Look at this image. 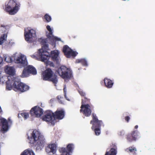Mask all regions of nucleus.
<instances>
[{
    "label": "nucleus",
    "mask_w": 155,
    "mask_h": 155,
    "mask_svg": "<svg viewBox=\"0 0 155 155\" xmlns=\"http://www.w3.org/2000/svg\"><path fill=\"white\" fill-rule=\"evenodd\" d=\"M29 143L33 144L36 151L41 150L46 143L44 136L36 130H34L31 134V136L28 137Z\"/></svg>",
    "instance_id": "obj_1"
},
{
    "label": "nucleus",
    "mask_w": 155,
    "mask_h": 155,
    "mask_svg": "<svg viewBox=\"0 0 155 155\" xmlns=\"http://www.w3.org/2000/svg\"><path fill=\"white\" fill-rule=\"evenodd\" d=\"M39 41L42 45V48L39 50L38 56L39 58H41L42 61H47L49 57V53L47 51L48 49V45L47 43V40L46 39H43L41 38L39 39Z\"/></svg>",
    "instance_id": "obj_2"
},
{
    "label": "nucleus",
    "mask_w": 155,
    "mask_h": 155,
    "mask_svg": "<svg viewBox=\"0 0 155 155\" xmlns=\"http://www.w3.org/2000/svg\"><path fill=\"white\" fill-rule=\"evenodd\" d=\"M41 77L44 81L51 82L55 86L58 82L57 75L49 68H47L43 72Z\"/></svg>",
    "instance_id": "obj_3"
},
{
    "label": "nucleus",
    "mask_w": 155,
    "mask_h": 155,
    "mask_svg": "<svg viewBox=\"0 0 155 155\" xmlns=\"http://www.w3.org/2000/svg\"><path fill=\"white\" fill-rule=\"evenodd\" d=\"M20 4L17 1L10 0L7 3H5V11L10 15H14L19 9Z\"/></svg>",
    "instance_id": "obj_4"
},
{
    "label": "nucleus",
    "mask_w": 155,
    "mask_h": 155,
    "mask_svg": "<svg viewBox=\"0 0 155 155\" xmlns=\"http://www.w3.org/2000/svg\"><path fill=\"white\" fill-rule=\"evenodd\" d=\"M92 119L90 122L92 125L91 129L94 130L96 135H99L101 133V127L102 125L104 126L102 120H98L95 114L92 113Z\"/></svg>",
    "instance_id": "obj_5"
},
{
    "label": "nucleus",
    "mask_w": 155,
    "mask_h": 155,
    "mask_svg": "<svg viewBox=\"0 0 155 155\" xmlns=\"http://www.w3.org/2000/svg\"><path fill=\"white\" fill-rule=\"evenodd\" d=\"M57 72L61 78L65 80L70 79L73 76L71 70L65 66H61L59 68Z\"/></svg>",
    "instance_id": "obj_6"
},
{
    "label": "nucleus",
    "mask_w": 155,
    "mask_h": 155,
    "mask_svg": "<svg viewBox=\"0 0 155 155\" xmlns=\"http://www.w3.org/2000/svg\"><path fill=\"white\" fill-rule=\"evenodd\" d=\"M37 74V71L35 68L32 65H28L24 68L21 76L22 78L27 77L30 74L35 75Z\"/></svg>",
    "instance_id": "obj_7"
},
{
    "label": "nucleus",
    "mask_w": 155,
    "mask_h": 155,
    "mask_svg": "<svg viewBox=\"0 0 155 155\" xmlns=\"http://www.w3.org/2000/svg\"><path fill=\"white\" fill-rule=\"evenodd\" d=\"M14 90L18 91L24 92L28 91L29 89V87L19 81H15L13 83Z\"/></svg>",
    "instance_id": "obj_8"
},
{
    "label": "nucleus",
    "mask_w": 155,
    "mask_h": 155,
    "mask_svg": "<svg viewBox=\"0 0 155 155\" xmlns=\"http://www.w3.org/2000/svg\"><path fill=\"white\" fill-rule=\"evenodd\" d=\"M62 51L65 56L67 58L74 57L78 54L77 52L73 51L66 45L63 46Z\"/></svg>",
    "instance_id": "obj_9"
},
{
    "label": "nucleus",
    "mask_w": 155,
    "mask_h": 155,
    "mask_svg": "<svg viewBox=\"0 0 155 155\" xmlns=\"http://www.w3.org/2000/svg\"><path fill=\"white\" fill-rule=\"evenodd\" d=\"M12 124V121L10 118H8L7 120L2 117L0 116V124H2L1 130L2 132L7 131L9 128V125Z\"/></svg>",
    "instance_id": "obj_10"
},
{
    "label": "nucleus",
    "mask_w": 155,
    "mask_h": 155,
    "mask_svg": "<svg viewBox=\"0 0 155 155\" xmlns=\"http://www.w3.org/2000/svg\"><path fill=\"white\" fill-rule=\"evenodd\" d=\"M53 114V113L52 111L47 110L45 112L44 114L42 116V120L47 122H51L52 124L54 125Z\"/></svg>",
    "instance_id": "obj_11"
},
{
    "label": "nucleus",
    "mask_w": 155,
    "mask_h": 155,
    "mask_svg": "<svg viewBox=\"0 0 155 155\" xmlns=\"http://www.w3.org/2000/svg\"><path fill=\"white\" fill-rule=\"evenodd\" d=\"M43 110L42 108L36 106L33 107L30 110V113L32 116L39 117L43 114Z\"/></svg>",
    "instance_id": "obj_12"
},
{
    "label": "nucleus",
    "mask_w": 155,
    "mask_h": 155,
    "mask_svg": "<svg viewBox=\"0 0 155 155\" xmlns=\"http://www.w3.org/2000/svg\"><path fill=\"white\" fill-rule=\"evenodd\" d=\"M24 36L26 41L28 43H32L33 38L36 36V31L33 29L28 30L27 31H25Z\"/></svg>",
    "instance_id": "obj_13"
},
{
    "label": "nucleus",
    "mask_w": 155,
    "mask_h": 155,
    "mask_svg": "<svg viewBox=\"0 0 155 155\" xmlns=\"http://www.w3.org/2000/svg\"><path fill=\"white\" fill-rule=\"evenodd\" d=\"M92 107L89 104L81 105V107L80 112L86 117L90 116L91 113Z\"/></svg>",
    "instance_id": "obj_14"
},
{
    "label": "nucleus",
    "mask_w": 155,
    "mask_h": 155,
    "mask_svg": "<svg viewBox=\"0 0 155 155\" xmlns=\"http://www.w3.org/2000/svg\"><path fill=\"white\" fill-rule=\"evenodd\" d=\"M139 134L137 130H133L126 135V138L130 142L135 141L139 136Z\"/></svg>",
    "instance_id": "obj_15"
},
{
    "label": "nucleus",
    "mask_w": 155,
    "mask_h": 155,
    "mask_svg": "<svg viewBox=\"0 0 155 155\" xmlns=\"http://www.w3.org/2000/svg\"><path fill=\"white\" fill-rule=\"evenodd\" d=\"M54 120V119L61 120L64 118L65 115L64 111L62 109H57L54 113H53Z\"/></svg>",
    "instance_id": "obj_16"
},
{
    "label": "nucleus",
    "mask_w": 155,
    "mask_h": 155,
    "mask_svg": "<svg viewBox=\"0 0 155 155\" xmlns=\"http://www.w3.org/2000/svg\"><path fill=\"white\" fill-rule=\"evenodd\" d=\"M74 148V144L70 143L67 145V149L65 148L62 147L59 149V151L62 153H66V154H68L72 152Z\"/></svg>",
    "instance_id": "obj_17"
},
{
    "label": "nucleus",
    "mask_w": 155,
    "mask_h": 155,
    "mask_svg": "<svg viewBox=\"0 0 155 155\" xmlns=\"http://www.w3.org/2000/svg\"><path fill=\"white\" fill-rule=\"evenodd\" d=\"M17 63L20 64L21 67H24L27 64L26 57L24 55H21L18 57L16 60Z\"/></svg>",
    "instance_id": "obj_18"
},
{
    "label": "nucleus",
    "mask_w": 155,
    "mask_h": 155,
    "mask_svg": "<svg viewBox=\"0 0 155 155\" xmlns=\"http://www.w3.org/2000/svg\"><path fill=\"white\" fill-rule=\"evenodd\" d=\"M45 150L48 153H52L54 154L56 151V145L54 143L49 144L46 147Z\"/></svg>",
    "instance_id": "obj_19"
},
{
    "label": "nucleus",
    "mask_w": 155,
    "mask_h": 155,
    "mask_svg": "<svg viewBox=\"0 0 155 155\" xmlns=\"http://www.w3.org/2000/svg\"><path fill=\"white\" fill-rule=\"evenodd\" d=\"M59 52L57 50H54L51 51L50 54H49L50 57L51 58L52 60L54 62H55L57 64H58L59 59L58 58Z\"/></svg>",
    "instance_id": "obj_20"
},
{
    "label": "nucleus",
    "mask_w": 155,
    "mask_h": 155,
    "mask_svg": "<svg viewBox=\"0 0 155 155\" xmlns=\"http://www.w3.org/2000/svg\"><path fill=\"white\" fill-rule=\"evenodd\" d=\"M111 148L109 151H107L105 155H116L117 153V147L115 144L112 143L110 146Z\"/></svg>",
    "instance_id": "obj_21"
},
{
    "label": "nucleus",
    "mask_w": 155,
    "mask_h": 155,
    "mask_svg": "<svg viewBox=\"0 0 155 155\" xmlns=\"http://www.w3.org/2000/svg\"><path fill=\"white\" fill-rule=\"evenodd\" d=\"M46 36L50 40L53 42H54L56 41H59L60 40L59 38L55 37L53 35V31L49 32L48 33L46 34Z\"/></svg>",
    "instance_id": "obj_22"
},
{
    "label": "nucleus",
    "mask_w": 155,
    "mask_h": 155,
    "mask_svg": "<svg viewBox=\"0 0 155 155\" xmlns=\"http://www.w3.org/2000/svg\"><path fill=\"white\" fill-rule=\"evenodd\" d=\"M104 81L105 86L107 88H111L112 87L114 83L112 81L107 78H105Z\"/></svg>",
    "instance_id": "obj_23"
},
{
    "label": "nucleus",
    "mask_w": 155,
    "mask_h": 155,
    "mask_svg": "<svg viewBox=\"0 0 155 155\" xmlns=\"http://www.w3.org/2000/svg\"><path fill=\"white\" fill-rule=\"evenodd\" d=\"M5 72L7 74L11 75H14L15 74V70L12 67L7 66L5 69Z\"/></svg>",
    "instance_id": "obj_24"
},
{
    "label": "nucleus",
    "mask_w": 155,
    "mask_h": 155,
    "mask_svg": "<svg viewBox=\"0 0 155 155\" xmlns=\"http://www.w3.org/2000/svg\"><path fill=\"white\" fill-rule=\"evenodd\" d=\"M13 81H11L9 80H8L6 82V89L8 90H11L12 88H14V86L13 85Z\"/></svg>",
    "instance_id": "obj_25"
},
{
    "label": "nucleus",
    "mask_w": 155,
    "mask_h": 155,
    "mask_svg": "<svg viewBox=\"0 0 155 155\" xmlns=\"http://www.w3.org/2000/svg\"><path fill=\"white\" fill-rule=\"evenodd\" d=\"M21 155H35V154L32 150L28 149L25 150Z\"/></svg>",
    "instance_id": "obj_26"
},
{
    "label": "nucleus",
    "mask_w": 155,
    "mask_h": 155,
    "mask_svg": "<svg viewBox=\"0 0 155 155\" xmlns=\"http://www.w3.org/2000/svg\"><path fill=\"white\" fill-rule=\"evenodd\" d=\"M76 63H81L83 66H87V61L84 59H77L76 61Z\"/></svg>",
    "instance_id": "obj_27"
},
{
    "label": "nucleus",
    "mask_w": 155,
    "mask_h": 155,
    "mask_svg": "<svg viewBox=\"0 0 155 155\" xmlns=\"http://www.w3.org/2000/svg\"><path fill=\"white\" fill-rule=\"evenodd\" d=\"M90 99L86 97H84L81 100V105L89 104L90 102Z\"/></svg>",
    "instance_id": "obj_28"
},
{
    "label": "nucleus",
    "mask_w": 155,
    "mask_h": 155,
    "mask_svg": "<svg viewBox=\"0 0 155 155\" xmlns=\"http://www.w3.org/2000/svg\"><path fill=\"white\" fill-rule=\"evenodd\" d=\"M127 150H128L130 152L133 153L134 154H136V152L137 151V149L135 147H130L127 148Z\"/></svg>",
    "instance_id": "obj_29"
},
{
    "label": "nucleus",
    "mask_w": 155,
    "mask_h": 155,
    "mask_svg": "<svg viewBox=\"0 0 155 155\" xmlns=\"http://www.w3.org/2000/svg\"><path fill=\"white\" fill-rule=\"evenodd\" d=\"M5 58V61L8 63H11L12 61V60L11 58L8 55H5L4 56Z\"/></svg>",
    "instance_id": "obj_30"
},
{
    "label": "nucleus",
    "mask_w": 155,
    "mask_h": 155,
    "mask_svg": "<svg viewBox=\"0 0 155 155\" xmlns=\"http://www.w3.org/2000/svg\"><path fill=\"white\" fill-rule=\"evenodd\" d=\"M20 115L25 120L26 119L29 117V114L28 113H21L20 114Z\"/></svg>",
    "instance_id": "obj_31"
},
{
    "label": "nucleus",
    "mask_w": 155,
    "mask_h": 155,
    "mask_svg": "<svg viewBox=\"0 0 155 155\" xmlns=\"http://www.w3.org/2000/svg\"><path fill=\"white\" fill-rule=\"evenodd\" d=\"M48 56H49V57H48V59L47 60V61H42L41 60V58H40L41 60L42 61L46 62V63L48 65H49L50 66L54 67V64L53 63V62H51L48 61V60L49 59V58H50V56L49 55Z\"/></svg>",
    "instance_id": "obj_32"
},
{
    "label": "nucleus",
    "mask_w": 155,
    "mask_h": 155,
    "mask_svg": "<svg viewBox=\"0 0 155 155\" xmlns=\"http://www.w3.org/2000/svg\"><path fill=\"white\" fill-rule=\"evenodd\" d=\"M6 36H6L5 34H3L2 36H1L0 37V45H2L4 42V41L5 40V37Z\"/></svg>",
    "instance_id": "obj_33"
},
{
    "label": "nucleus",
    "mask_w": 155,
    "mask_h": 155,
    "mask_svg": "<svg viewBox=\"0 0 155 155\" xmlns=\"http://www.w3.org/2000/svg\"><path fill=\"white\" fill-rule=\"evenodd\" d=\"M44 18L47 22H50L51 19V17L47 14L45 15Z\"/></svg>",
    "instance_id": "obj_34"
},
{
    "label": "nucleus",
    "mask_w": 155,
    "mask_h": 155,
    "mask_svg": "<svg viewBox=\"0 0 155 155\" xmlns=\"http://www.w3.org/2000/svg\"><path fill=\"white\" fill-rule=\"evenodd\" d=\"M63 97L61 95H58L57 97V98L59 102L61 104L63 103V101L61 99H63Z\"/></svg>",
    "instance_id": "obj_35"
},
{
    "label": "nucleus",
    "mask_w": 155,
    "mask_h": 155,
    "mask_svg": "<svg viewBox=\"0 0 155 155\" xmlns=\"http://www.w3.org/2000/svg\"><path fill=\"white\" fill-rule=\"evenodd\" d=\"M79 94H80V95L82 96H83V97H86V94L84 92H83L82 91L80 90L79 91Z\"/></svg>",
    "instance_id": "obj_36"
},
{
    "label": "nucleus",
    "mask_w": 155,
    "mask_h": 155,
    "mask_svg": "<svg viewBox=\"0 0 155 155\" xmlns=\"http://www.w3.org/2000/svg\"><path fill=\"white\" fill-rule=\"evenodd\" d=\"M125 134V132L123 130L121 131L119 133V134L121 136H123Z\"/></svg>",
    "instance_id": "obj_37"
},
{
    "label": "nucleus",
    "mask_w": 155,
    "mask_h": 155,
    "mask_svg": "<svg viewBox=\"0 0 155 155\" xmlns=\"http://www.w3.org/2000/svg\"><path fill=\"white\" fill-rule=\"evenodd\" d=\"M46 28L49 32H51V31H52V30L51 29L50 26L49 25H48L46 26Z\"/></svg>",
    "instance_id": "obj_38"
},
{
    "label": "nucleus",
    "mask_w": 155,
    "mask_h": 155,
    "mask_svg": "<svg viewBox=\"0 0 155 155\" xmlns=\"http://www.w3.org/2000/svg\"><path fill=\"white\" fill-rule=\"evenodd\" d=\"M125 120L127 122H128L129 120L130 119V117L129 116H126L125 117Z\"/></svg>",
    "instance_id": "obj_39"
},
{
    "label": "nucleus",
    "mask_w": 155,
    "mask_h": 155,
    "mask_svg": "<svg viewBox=\"0 0 155 155\" xmlns=\"http://www.w3.org/2000/svg\"><path fill=\"white\" fill-rule=\"evenodd\" d=\"M64 96L66 98V89L64 88Z\"/></svg>",
    "instance_id": "obj_40"
},
{
    "label": "nucleus",
    "mask_w": 155,
    "mask_h": 155,
    "mask_svg": "<svg viewBox=\"0 0 155 155\" xmlns=\"http://www.w3.org/2000/svg\"><path fill=\"white\" fill-rule=\"evenodd\" d=\"M3 61L2 58L0 56V64L2 63Z\"/></svg>",
    "instance_id": "obj_41"
},
{
    "label": "nucleus",
    "mask_w": 155,
    "mask_h": 155,
    "mask_svg": "<svg viewBox=\"0 0 155 155\" xmlns=\"http://www.w3.org/2000/svg\"><path fill=\"white\" fill-rule=\"evenodd\" d=\"M7 26V25H6V26H5L4 25H1V27H3V28H5V27L6 26Z\"/></svg>",
    "instance_id": "obj_42"
},
{
    "label": "nucleus",
    "mask_w": 155,
    "mask_h": 155,
    "mask_svg": "<svg viewBox=\"0 0 155 155\" xmlns=\"http://www.w3.org/2000/svg\"><path fill=\"white\" fill-rule=\"evenodd\" d=\"M31 57L33 58H35L36 57L35 55H32L31 56Z\"/></svg>",
    "instance_id": "obj_43"
},
{
    "label": "nucleus",
    "mask_w": 155,
    "mask_h": 155,
    "mask_svg": "<svg viewBox=\"0 0 155 155\" xmlns=\"http://www.w3.org/2000/svg\"><path fill=\"white\" fill-rule=\"evenodd\" d=\"M138 126L137 125H136L135 126V127H134V128L135 129H137L138 128Z\"/></svg>",
    "instance_id": "obj_44"
},
{
    "label": "nucleus",
    "mask_w": 155,
    "mask_h": 155,
    "mask_svg": "<svg viewBox=\"0 0 155 155\" xmlns=\"http://www.w3.org/2000/svg\"><path fill=\"white\" fill-rule=\"evenodd\" d=\"M18 118H20L21 117L20 116V114H18Z\"/></svg>",
    "instance_id": "obj_45"
}]
</instances>
